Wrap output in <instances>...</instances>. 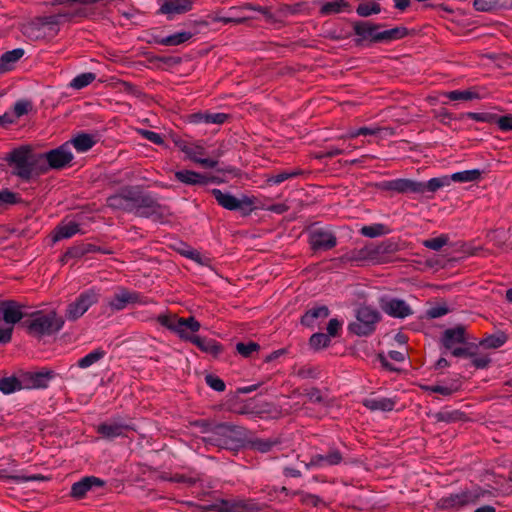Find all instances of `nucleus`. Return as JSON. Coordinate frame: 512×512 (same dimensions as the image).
I'll return each instance as SVG.
<instances>
[{
    "mask_svg": "<svg viewBox=\"0 0 512 512\" xmlns=\"http://www.w3.org/2000/svg\"><path fill=\"white\" fill-rule=\"evenodd\" d=\"M495 496L494 490L474 486L471 489L443 496L437 501L436 505L440 510H460L469 505H477L482 501H488Z\"/></svg>",
    "mask_w": 512,
    "mask_h": 512,
    "instance_id": "obj_6",
    "label": "nucleus"
},
{
    "mask_svg": "<svg viewBox=\"0 0 512 512\" xmlns=\"http://www.w3.org/2000/svg\"><path fill=\"white\" fill-rule=\"evenodd\" d=\"M330 338L331 337L328 334H325L322 332H317V333H314L310 337L309 344H310L311 348H313L315 350L323 349L330 345V343H331Z\"/></svg>",
    "mask_w": 512,
    "mask_h": 512,
    "instance_id": "obj_53",
    "label": "nucleus"
},
{
    "mask_svg": "<svg viewBox=\"0 0 512 512\" xmlns=\"http://www.w3.org/2000/svg\"><path fill=\"white\" fill-rule=\"evenodd\" d=\"M130 193L131 186L122 187L117 193L106 199V206L113 211L130 213Z\"/></svg>",
    "mask_w": 512,
    "mask_h": 512,
    "instance_id": "obj_23",
    "label": "nucleus"
},
{
    "mask_svg": "<svg viewBox=\"0 0 512 512\" xmlns=\"http://www.w3.org/2000/svg\"><path fill=\"white\" fill-rule=\"evenodd\" d=\"M56 373L53 370L43 369L36 372H30L26 374L28 383L25 388L42 389L47 388L50 381L54 379Z\"/></svg>",
    "mask_w": 512,
    "mask_h": 512,
    "instance_id": "obj_27",
    "label": "nucleus"
},
{
    "mask_svg": "<svg viewBox=\"0 0 512 512\" xmlns=\"http://www.w3.org/2000/svg\"><path fill=\"white\" fill-rule=\"evenodd\" d=\"M424 389H425V391L430 392V393H438V394H441L444 396H450L454 392L458 391L459 384L457 382H453L450 385H441V384L429 385V386H426Z\"/></svg>",
    "mask_w": 512,
    "mask_h": 512,
    "instance_id": "obj_50",
    "label": "nucleus"
},
{
    "mask_svg": "<svg viewBox=\"0 0 512 512\" xmlns=\"http://www.w3.org/2000/svg\"><path fill=\"white\" fill-rule=\"evenodd\" d=\"M205 383L217 392H223L226 388L225 382L216 375L207 374L205 376Z\"/></svg>",
    "mask_w": 512,
    "mask_h": 512,
    "instance_id": "obj_57",
    "label": "nucleus"
},
{
    "mask_svg": "<svg viewBox=\"0 0 512 512\" xmlns=\"http://www.w3.org/2000/svg\"><path fill=\"white\" fill-rule=\"evenodd\" d=\"M445 96L451 101H471L480 98L478 92L470 89L449 91Z\"/></svg>",
    "mask_w": 512,
    "mask_h": 512,
    "instance_id": "obj_47",
    "label": "nucleus"
},
{
    "mask_svg": "<svg viewBox=\"0 0 512 512\" xmlns=\"http://www.w3.org/2000/svg\"><path fill=\"white\" fill-rule=\"evenodd\" d=\"M192 9L189 0H167L159 8L158 13L167 16L168 20H174L175 15L184 14Z\"/></svg>",
    "mask_w": 512,
    "mask_h": 512,
    "instance_id": "obj_24",
    "label": "nucleus"
},
{
    "mask_svg": "<svg viewBox=\"0 0 512 512\" xmlns=\"http://www.w3.org/2000/svg\"><path fill=\"white\" fill-rule=\"evenodd\" d=\"M105 355H106L105 350H103L102 348H96V349L92 350L91 352H89L84 357L80 358L77 361V366L81 369H87V368L91 367L93 364H95L96 362H98L99 360L103 359Z\"/></svg>",
    "mask_w": 512,
    "mask_h": 512,
    "instance_id": "obj_41",
    "label": "nucleus"
},
{
    "mask_svg": "<svg viewBox=\"0 0 512 512\" xmlns=\"http://www.w3.org/2000/svg\"><path fill=\"white\" fill-rule=\"evenodd\" d=\"M363 405L370 411L389 412L395 408L396 400L387 397L366 398Z\"/></svg>",
    "mask_w": 512,
    "mask_h": 512,
    "instance_id": "obj_32",
    "label": "nucleus"
},
{
    "mask_svg": "<svg viewBox=\"0 0 512 512\" xmlns=\"http://www.w3.org/2000/svg\"><path fill=\"white\" fill-rule=\"evenodd\" d=\"M382 11V7L379 3L373 2H362L356 7V13L359 17L368 18L372 15L379 14Z\"/></svg>",
    "mask_w": 512,
    "mask_h": 512,
    "instance_id": "obj_46",
    "label": "nucleus"
},
{
    "mask_svg": "<svg viewBox=\"0 0 512 512\" xmlns=\"http://www.w3.org/2000/svg\"><path fill=\"white\" fill-rule=\"evenodd\" d=\"M473 7L479 12H492L502 7L501 0H473Z\"/></svg>",
    "mask_w": 512,
    "mask_h": 512,
    "instance_id": "obj_52",
    "label": "nucleus"
},
{
    "mask_svg": "<svg viewBox=\"0 0 512 512\" xmlns=\"http://www.w3.org/2000/svg\"><path fill=\"white\" fill-rule=\"evenodd\" d=\"M78 232H80V226L78 223L69 222L67 224L59 225L55 229L54 241L71 238Z\"/></svg>",
    "mask_w": 512,
    "mask_h": 512,
    "instance_id": "obj_38",
    "label": "nucleus"
},
{
    "mask_svg": "<svg viewBox=\"0 0 512 512\" xmlns=\"http://www.w3.org/2000/svg\"><path fill=\"white\" fill-rule=\"evenodd\" d=\"M302 172L300 170H294V171H283V172H280L276 175H272L268 178L267 182L271 185H279L281 184L282 182L288 180V179H291V178H294V177H297L298 175H300Z\"/></svg>",
    "mask_w": 512,
    "mask_h": 512,
    "instance_id": "obj_56",
    "label": "nucleus"
},
{
    "mask_svg": "<svg viewBox=\"0 0 512 512\" xmlns=\"http://www.w3.org/2000/svg\"><path fill=\"white\" fill-rule=\"evenodd\" d=\"M465 118H469V119H472L477 122L493 124L494 119H495V114L488 113V112H482V113L464 112L459 115V120H464Z\"/></svg>",
    "mask_w": 512,
    "mask_h": 512,
    "instance_id": "obj_51",
    "label": "nucleus"
},
{
    "mask_svg": "<svg viewBox=\"0 0 512 512\" xmlns=\"http://www.w3.org/2000/svg\"><path fill=\"white\" fill-rule=\"evenodd\" d=\"M468 340L467 327L462 324L445 329L441 335L442 347L457 358L473 357L475 355L477 346L468 342Z\"/></svg>",
    "mask_w": 512,
    "mask_h": 512,
    "instance_id": "obj_7",
    "label": "nucleus"
},
{
    "mask_svg": "<svg viewBox=\"0 0 512 512\" xmlns=\"http://www.w3.org/2000/svg\"><path fill=\"white\" fill-rule=\"evenodd\" d=\"M296 376L301 379H317L319 378V371L315 367H301L296 372Z\"/></svg>",
    "mask_w": 512,
    "mask_h": 512,
    "instance_id": "obj_63",
    "label": "nucleus"
},
{
    "mask_svg": "<svg viewBox=\"0 0 512 512\" xmlns=\"http://www.w3.org/2000/svg\"><path fill=\"white\" fill-rule=\"evenodd\" d=\"M96 430L102 438L113 440L118 437L127 436V433L135 430V428L129 419L117 416L106 422L100 423Z\"/></svg>",
    "mask_w": 512,
    "mask_h": 512,
    "instance_id": "obj_12",
    "label": "nucleus"
},
{
    "mask_svg": "<svg viewBox=\"0 0 512 512\" xmlns=\"http://www.w3.org/2000/svg\"><path fill=\"white\" fill-rule=\"evenodd\" d=\"M351 26L357 37L355 40L357 45L363 43L390 44L409 35V30L404 26L383 30L387 26L385 23H376L370 20L351 21Z\"/></svg>",
    "mask_w": 512,
    "mask_h": 512,
    "instance_id": "obj_2",
    "label": "nucleus"
},
{
    "mask_svg": "<svg viewBox=\"0 0 512 512\" xmlns=\"http://www.w3.org/2000/svg\"><path fill=\"white\" fill-rule=\"evenodd\" d=\"M371 245L376 262H382L385 256L394 254L398 251V244L391 240H386L379 244Z\"/></svg>",
    "mask_w": 512,
    "mask_h": 512,
    "instance_id": "obj_36",
    "label": "nucleus"
},
{
    "mask_svg": "<svg viewBox=\"0 0 512 512\" xmlns=\"http://www.w3.org/2000/svg\"><path fill=\"white\" fill-rule=\"evenodd\" d=\"M508 340L507 335L503 331H497L494 334L484 337L479 345L486 349H497L503 346Z\"/></svg>",
    "mask_w": 512,
    "mask_h": 512,
    "instance_id": "obj_37",
    "label": "nucleus"
},
{
    "mask_svg": "<svg viewBox=\"0 0 512 512\" xmlns=\"http://www.w3.org/2000/svg\"><path fill=\"white\" fill-rule=\"evenodd\" d=\"M361 235L369 238H376L390 233V229L387 225L382 223H373L371 225H365L360 229Z\"/></svg>",
    "mask_w": 512,
    "mask_h": 512,
    "instance_id": "obj_42",
    "label": "nucleus"
},
{
    "mask_svg": "<svg viewBox=\"0 0 512 512\" xmlns=\"http://www.w3.org/2000/svg\"><path fill=\"white\" fill-rule=\"evenodd\" d=\"M130 214L137 217L159 220L165 215L164 206L159 203L156 193L144 190L141 186H131Z\"/></svg>",
    "mask_w": 512,
    "mask_h": 512,
    "instance_id": "obj_4",
    "label": "nucleus"
},
{
    "mask_svg": "<svg viewBox=\"0 0 512 512\" xmlns=\"http://www.w3.org/2000/svg\"><path fill=\"white\" fill-rule=\"evenodd\" d=\"M277 444V440L263 438H255L249 441L250 448L260 453H267L271 451Z\"/></svg>",
    "mask_w": 512,
    "mask_h": 512,
    "instance_id": "obj_48",
    "label": "nucleus"
},
{
    "mask_svg": "<svg viewBox=\"0 0 512 512\" xmlns=\"http://www.w3.org/2000/svg\"><path fill=\"white\" fill-rule=\"evenodd\" d=\"M380 309L390 317L404 319L413 314L410 305L403 299L390 295H382L378 298Z\"/></svg>",
    "mask_w": 512,
    "mask_h": 512,
    "instance_id": "obj_13",
    "label": "nucleus"
},
{
    "mask_svg": "<svg viewBox=\"0 0 512 512\" xmlns=\"http://www.w3.org/2000/svg\"><path fill=\"white\" fill-rule=\"evenodd\" d=\"M494 123L497 124L499 129L503 132H509L512 130V114L498 116L495 114Z\"/></svg>",
    "mask_w": 512,
    "mask_h": 512,
    "instance_id": "obj_59",
    "label": "nucleus"
},
{
    "mask_svg": "<svg viewBox=\"0 0 512 512\" xmlns=\"http://www.w3.org/2000/svg\"><path fill=\"white\" fill-rule=\"evenodd\" d=\"M97 142L95 136L81 132L70 140V143L79 153H85L90 150Z\"/></svg>",
    "mask_w": 512,
    "mask_h": 512,
    "instance_id": "obj_35",
    "label": "nucleus"
},
{
    "mask_svg": "<svg viewBox=\"0 0 512 512\" xmlns=\"http://www.w3.org/2000/svg\"><path fill=\"white\" fill-rule=\"evenodd\" d=\"M185 341L192 343L202 352L211 355L213 358H218L224 351L223 345L218 341L212 338L201 337L192 332L188 334Z\"/></svg>",
    "mask_w": 512,
    "mask_h": 512,
    "instance_id": "obj_20",
    "label": "nucleus"
},
{
    "mask_svg": "<svg viewBox=\"0 0 512 512\" xmlns=\"http://www.w3.org/2000/svg\"><path fill=\"white\" fill-rule=\"evenodd\" d=\"M96 78L92 72L81 73L75 76L69 83V87L75 90H81L91 84Z\"/></svg>",
    "mask_w": 512,
    "mask_h": 512,
    "instance_id": "obj_49",
    "label": "nucleus"
},
{
    "mask_svg": "<svg viewBox=\"0 0 512 512\" xmlns=\"http://www.w3.org/2000/svg\"><path fill=\"white\" fill-rule=\"evenodd\" d=\"M309 243L314 251H327L337 245V237L329 229H314L309 234Z\"/></svg>",
    "mask_w": 512,
    "mask_h": 512,
    "instance_id": "obj_18",
    "label": "nucleus"
},
{
    "mask_svg": "<svg viewBox=\"0 0 512 512\" xmlns=\"http://www.w3.org/2000/svg\"><path fill=\"white\" fill-rule=\"evenodd\" d=\"M22 202L20 195L11 191L8 188L0 190V212L7 209L9 206L16 205Z\"/></svg>",
    "mask_w": 512,
    "mask_h": 512,
    "instance_id": "obj_43",
    "label": "nucleus"
},
{
    "mask_svg": "<svg viewBox=\"0 0 512 512\" xmlns=\"http://www.w3.org/2000/svg\"><path fill=\"white\" fill-rule=\"evenodd\" d=\"M30 108H31L30 102L25 101V100H20L14 104L13 112H11V114L15 115V121H17V119L26 115Z\"/></svg>",
    "mask_w": 512,
    "mask_h": 512,
    "instance_id": "obj_60",
    "label": "nucleus"
},
{
    "mask_svg": "<svg viewBox=\"0 0 512 512\" xmlns=\"http://www.w3.org/2000/svg\"><path fill=\"white\" fill-rule=\"evenodd\" d=\"M21 308L22 306L14 300L0 301V311L6 324L13 326L19 322H22V319L26 316V314L22 312Z\"/></svg>",
    "mask_w": 512,
    "mask_h": 512,
    "instance_id": "obj_22",
    "label": "nucleus"
},
{
    "mask_svg": "<svg viewBox=\"0 0 512 512\" xmlns=\"http://www.w3.org/2000/svg\"><path fill=\"white\" fill-rule=\"evenodd\" d=\"M193 37V34L189 31L176 32L172 35L165 37H155L154 42L163 46H178L187 41H189Z\"/></svg>",
    "mask_w": 512,
    "mask_h": 512,
    "instance_id": "obj_33",
    "label": "nucleus"
},
{
    "mask_svg": "<svg viewBox=\"0 0 512 512\" xmlns=\"http://www.w3.org/2000/svg\"><path fill=\"white\" fill-rule=\"evenodd\" d=\"M105 481L95 476H85L71 486L70 496L74 499L84 498L88 492L104 487Z\"/></svg>",
    "mask_w": 512,
    "mask_h": 512,
    "instance_id": "obj_19",
    "label": "nucleus"
},
{
    "mask_svg": "<svg viewBox=\"0 0 512 512\" xmlns=\"http://www.w3.org/2000/svg\"><path fill=\"white\" fill-rule=\"evenodd\" d=\"M342 461L343 454L334 446L329 447L326 454L312 455V464L318 465V469L339 465Z\"/></svg>",
    "mask_w": 512,
    "mask_h": 512,
    "instance_id": "obj_25",
    "label": "nucleus"
},
{
    "mask_svg": "<svg viewBox=\"0 0 512 512\" xmlns=\"http://www.w3.org/2000/svg\"><path fill=\"white\" fill-rule=\"evenodd\" d=\"M205 155V148L202 145L196 143L190 144L189 150L187 151L186 154V156L195 163H197V160H199L201 157Z\"/></svg>",
    "mask_w": 512,
    "mask_h": 512,
    "instance_id": "obj_58",
    "label": "nucleus"
},
{
    "mask_svg": "<svg viewBox=\"0 0 512 512\" xmlns=\"http://www.w3.org/2000/svg\"><path fill=\"white\" fill-rule=\"evenodd\" d=\"M449 242V236L447 234H441L438 237L426 239L422 242L423 246L434 250L440 251Z\"/></svg>",
    "mask_w": 512,
    "mask_h": 512,
    "instance_id": "obj_55",
    "label": "nucleus"
},
{
    "mask_svg": "<svg viewBox=\"0 0 512 512\" xmlns=\"http://www.w3.org/2000/svg\"><path fill=\"white\" fill-rule=\"evenodd\" d=\"M219 512H258L262 506L254 499H220Z\"/></svg>",
    "mask_w": 512,
    "mask_h": 512,
    "instance_id": "obj_21",
    "label": "nucleus"
},
{
    "mask_svg": "<svg viewBox=\"0 0 512 512\" xmlns=\"http://www.w3.org/2000/svg\"><path fill=\"white\" fill-rule=\"evenodd\" d=\"M22 388L21 381L15 376L0 378V391L5 395L12 394Z\"/></svg>",
    "mask_w": 512,
    "mask_h": 512,
    "instance_id": "obj_45",
    "label": "nucleus"
},
{
    "mask_svg": "<svg viewBox=\"0 0 512 512\" xmlns=\"http://www.w3.org/2000/svg\"><path fill=\"white\" fill-rule=\"evenodd\" d=\"M65 16V14H57L40 17L36 22L26 28L25 33L31 36L36 29L38 31V33L35 34L36 38L40 37V30H44L45 33L48 32L50 36H55L59 31L61 18Z\"/></svg>",
    "mask_w": 512,
    "mask_h": 512,
    "instance_id": "obj_17",
    "label": "nucleus"
},
{
    "mask_svg": "<svg viewBox=\"0 0 512 512\" xmlns=\"http://www.w3.org/2000/svg\"><path fill=\"white\" fill-rule=\"evenodd\" d=\"M260 345L253 341L238 342L236 344V351L245 358L252 357L254 353L258 352Z\"/></svg>",
    "mask_w": 512,
    "mask_h": 512,
    "instance_id": "obj_54",
    "label": "nucleus"
},
{
    "mask_svg": "<svg viewBox=\"0 0 512 512\" xmlns=\"http://www.w3.org/2000/svg\"><path fill=\"white\" fill-rule=\"evenodd\" d=\"M348 260L352 262L375 261L372 245L368 244L360 249L351 251Z\"/></svg>",
    "mask_w": 512,
    "mask_h": 512,
    "instance_id": "obj_44",
    "label": "nucleus"
},
{
    "mask_svg": "<svg viewBox=\"0 0 512 512\" xmlns=\"http://www.w3.org/2000/svg\"><path fill=\"white\" fill-rule=\"evenodd\" d=\"M27 333L36 338L58 333L64 326V319L55 311H36L21 322Z\"/></svg>",
    "mask_w": 512,
    "mask_h": 512,
    "instance_id": "obj_5",
    "label": "nucleus"
},
{
    "mask_svg": "<svg viewBox=\"0 0 512 512\" xmlns=\"http://www.w3.org/2000/svg\"><path fill=\"white\" fill-rule=\"evenodd\" d=\"M24 49L16 48L3 53L0 57V73L10 71L24 55Z\"/></svg>",
    "mask_w": 512,
    "mask_h": 512,
    "instance_id": "obj_34",
    "label": "nucleus"
},
{
    "mask_svg": "<svg viewBox=\"0 0 512 512\" xmlns=\"http://www.w3.org/2000/svg\"><path fill=\"white\" fill-rule=\"evenodd\" d=\"M157 321L185 341L189 333H197L201 324L194 316L178 317L177 315L160 314Z\"/></svg>",
    "mask_w": 512,
    "mask_h": 512,
    "instance_id": "obj_9",
    "label": "nucleus"
},
{
    "mask_svg": "<svg viewBox=\"0 0 512 512\" xmlns=\"http://www.w3.org/2000/svg\"><path fill=\"white\" fill-rule=\"evenodd\" d=\"M146 303L147 301L144 300V297L140 293L120 288L107 300V308L113 313L121 311L131 304L145 305Z\"/></svg>",
    "mask_w": 512,
    "mask_h": 512,
    "instance_id": "obj_15",
    "label": "nucleus"
},
{
    "mask_svg": "<svg viewBox=\"0 0 512 512\" xmlns=\"http://www.w3.org/2000/svg\"><path fill=\"white\" fill-rule=\"evenodd\" d=\"M3 160L12 168L11 174L24 182H29L47 170L45 163H41V156L26 145L14 148Z\"/></svg>",
    "mask_w": 512,
    "mask_h": 512,
    "instance_id": "obj_3",
    "label": "nucleus"
},
{
    "mask_svg": "<svg viewBox=\"0 0 512 512\" xmlns=\"http://www.w3.org/2000/svg\"><path fill=\"white\" fill-rule=\"evenodd\" d=\"M210 193L215 198L217 204L229 211H241L244 215L249 214L254 209V198L242 195L237 198L229 192H223L220 189L213 188Z\"/></svg>",
    "mask_w": 512,
    "mask_h": 512,
    "instance_id": "obj_10",
    "label": "nucleus"
},
{
    "mask_svg": "<svg viewBox=\"0 0 512 512\" xmlns=\"http://www.w3.org/2000/svg\"><path fill=\"white\" fill-rule=\"evenodd\" d=\"M329 315L330 310L327 306H315L308 309L304 313V315L301 317V324L309 328H314L317 323V320H324Z\"/></svg>",
    "mask_w": 512,
    "mask_h": 512,
    "instance_id": "obj_28",
    "label": "nucleus"
},
{
    "mask_svg": "<svg viewBox=\"0 0 512 512\" xmlns=\"http://www.w3.org/2000/svg\"><path fill=\"white\" fill-rule=\"evenodd\" d=\"M437 422L453 423L464 419L465 414L459 410H442L431 415Z\"/></svg>",
    "mask_w": 512,
    "mask_h": 512,
    "instance_id": "obj_40",
    "label": "nucleus"
},
{
    "mask_svg": "<svg viewBox=\"0 0 512 512\" xmlns=\"http://www.w3.org/2000/svg\"><path fill=\"white\" fill-rule=\"evenodd\" d=\"M177 181L189 186H205V174L193 170H178L174 173Z\"/></svg>",
    "mask_w": 512,
    "mask_h": 512,
    "instance_id": "obj_31",
    "label": "nucleus"
},
{
    "mask_svg": "<svg viewBox=\"0 0 512 512\" xmlns=\"http://www.w3.org/2000/svg\"><path fill=\"white\" fill-rule=\"evenodd\" d=\"M380 312L368 305H361L355 310V320L347 326L349 333L359 337L372 335L381 320Z\"/></svg>",
    "mask_w": 512,
    "mask_h": 512,
    "instance_id": "obj_8",
    "label": "nucleus"
},
{
    "mask_svg": "<svg viewBox=\"0 0 512 512\" xmlns=\"http://www.w3.org/2000/svg\"><path fill=\"white\" fill-rule=\"evenodd\" d=\"M351 5L346 0H329L321 4L319 13L321 16H330L342 12H351Z\"/></svg>",
    "mask_w": 512,
    "mask_h": 512,
    "instance_id": "obj_30",
    "label": "nucleus"
},
{
    "mask_svg": "<svg viewBox=\"0 0 512 512\" xmlns=\"http://www.w3.org/2000/svg\"><path fill=\"white\" fill-rule=\"evenodd\" d=\"M99 291L95 288H89L81 292L74 301L66 308L65 316L69 321H76L99 300Z\"/></svg>",
    "mask_w": 512,
    "mask_h": 512,
    "instance_id": "obj_11",
    "label": "nucleus"
},
{
    "mask_svg": "<svg viewBox=\"0 0 512 512\" xmlns=\"http://www.w3.org/2000/svg\"><path fill=\"white\" fill-rule=\"evenodd\" d=\"M90 253L112 254V250L92 243H79L70 247L64 258H81Z\"/></svg>",
    "mask_w": 512,
    "mask_h": 512,
    "instance_id": "obj_26",
    "label": "nucleus"
},
{
    "mask_svg": "<svg viewBox=\"0 0 512 512\" xmlns=\"http://www.w3.org/2000/svg\"><path fill=\"white\" fill-rule=\"evenodd\" d=\"M451 183H452L451 177L447 176V175L431 178L425 182L420 181L419 195L425 196V195H429V194H434L439 189L451 185Z\"/></svg>",
    "mask_w": 512,
    "mask_h": 512,
    "instance_id": "obj_29",
    "label": "nucleus"
},
{
    "mask_svg": "<svg viewBox=\"0 0 512 512\" xmlns=\"http://www.w3.org/2000/svg\"><path fill=\"white\" fill-rule=\"evenodd\" d=\"M381 191H390L398 194L419 195L420 181L409 178H397L393 180H384L376 184Z\"/></svg>",
    "mask_w": 512,
    "mask_h": 512,
    "instance_id": "obj_16",
    "label": "nucleus"
},
{
    "mask_svg": "<svg viewBox=\"0 0 512 512\" xmlns=\"http://www.w3.org/2000/svg\"><path fill=\"white\" fill-rule=\"evenodd\" d=\"M206 124H223L228 119V114L222 112H206Z\"/></svg>",
    "mask_w": 512,
    "mask_h": 512,
    "instance_id": "obj_64",
    "label": "nucleus"
},
{
    "mask_svg": "<svg viewBox=\"0 0 512 512\" xmlns=\"http://www.w3.org/2000/svg\"><path fill=\"white\" fill-rule=\"evenodd\" d=\"M203 432L207 436L202 438L206 446L216 447L229 451H238L245 445L247 429L243 426L222 422L215 425L204 422Z\"/></svg>",
    "mask_w": 512,
    "mask_h": 512,
    "instance_id": "obj_1",
    "label": "nucleus"
},
{
    "mask_svg": "<svg viewBox=\"0 0 512 512\" xmlns=\"http://www.w3.org/2000/svg\"><path fill=\"white\" fill-rule=\"evenodd\" d=\"M483 174V170L480 169H472V170H464L460 172L453 173L451 177L452 182H475L481 179Z\"/></svg>",
    "mask_w": 512,
    "mask_h": 512,
    "instance_id": "obj_39",
    "label": "nucleus"
},
{
    "mask_svg": "<svg viewBox=\"0 0 512 512\" xmlns=\"http://www.w3.org/2000/svg\"><path fill=\"white\" fill-rule=\"evenodd\" d=\"M343 321L337 318H332L327 324V334L330 337H337L342 331Z\"/></svg>",
    "mask_w": 512,
    "mask_h": 512,
    "instance_id": "obj_61",
    "label": "nucleus"
},
{
    "mask_svg": "<svg viewBox=\"0 0 512 512\" xmlns=\"http://www.w3.org/2000/svg\"><path fill=\"white\" fill-rule=\"evenodd\" d=\"M293 494L300 495L302 503L307 504V505H312L314 507L318 506L319 503L322 502L321 498L314 494L304 493L302 491H295V492H293Z\"/></svg>",
    "mask_w": 512,
    "mask_h": 512,
    "instance_id": "obj_62",
    "label": "nucleus"
},
{
    "mask_svg": "<svg viewBox=\"0 0 512 512\" xmlns=\"http://www.w3.org/2000/svg\"><path fill=\"white\" fill-rule=\"evenodd\" d=\"M39 155L41 156V163H45L47 168L57 170L66 167L74 158L69 147V142Z\"/></svg>",
    "mask_w": 512,
    "mask_h": 512,
    "instance_id": "obj_14",
    "label": "nucleus"
}]
</instances>
